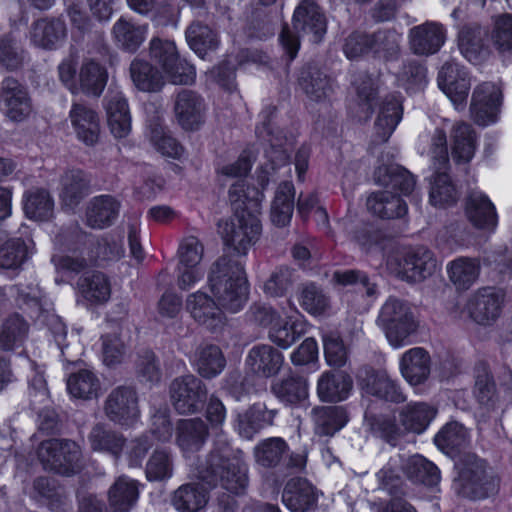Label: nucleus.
Here are the masks:
<instances>
[{
	"label": "nucleus",
	"instance_id": "obj_1",
	"mask_svg": "<svg viewBox=\"0 0 512 512\" xmlns=\"http://www.w3.org/2000/svg\"><path fill=\"white\" fill-rule=\"evenodd\" d=\"M275 112L276 108L272 105L264 107L259 114V123L256 126L257 136L268 141L270 145L265 152L268 163L257 174V181L262 190L249 189L246 195L247 201L237 206L232 205L235 210L234 215L219 224V233L224 245L238 257L246 256L249 249L259 240L262 232L259 215L264 200L263 190L269 184L275 170L288 164L289 155L282 148L286 139L282 136V132H275L271 127Z\"/></svg>",
	"mask_w": 512,
	"mask_h": 512
},
{
	"label": "nucleus",
	"instance_id": "obj_2",
	"mask_svg": "<svg viewBox=\"0 0 512 512\" xmlns=\"http://www.w3.org/2000/svg\"><path fill=\"white\" fill-rule=\"evenodd\" d=\"M375 181L386 188L374 192L366 201L367 209L383 219L399 218L407 213L406 203L389 188L399 190L403 195H409L415 188L413 175L397 164L381 165L374 172Z\"/></svg>",
	"mask_w": 512,
	"mask_h": 512
},
{
	"label": "nucleus",
	"instance_id": "obj_3",
	"mask_svg": "<svg viewBox=\"0 0 512 512\" xmlns=\"http://www.w3.org/2000/svg\"><path fill=\"white\" fill-rule=\"evenodd\" d=\"M196 476L209 485L220 483L230 493L243 492L248 484V468L240 450L228 443L215 445L205 463L196 468Z\"/></svg>",
	"mask_w": 512,
	"mask_h": 512
},
{
	"label": "nucleus",
	"instance_id": "obj_4",
	"mask_svg": "<svg viewBox=\"0 0 512 512\" xmlns=\"http://www.w3.org/2000/svg\"><path fill=\"white\" fill-rule=\"evenodd\" d=\"M208 283L222 310L235 313L244 307L248 282L240 260L229 255L220 257L211 267Z\"/></svg>",
	"mask_w": 512,
	"mask_h": 512
},
{
	"label": "nucleus",
	"instance_id": "obj_5",
	"mask_svg": "<svg viewBox=\"0 0 512 512\" xmlns=\"http://www.w3.org/2000/svg\"><path fill=\"white\" fill-rule=\"evenodd\" d=\"M377 322L388 343L395 349L408 345L418 328L411 307L394 297L388 298L382 305Z\"/></svg>",
	"mask_w": 512,
	"mask_h": 512
},
{
	"label": "nucleus",
	"instance_id": "obj_6",
	"mask_svg": "<svg viewBox=\"0 0 512 512\" xmlns=\"http://www.w3.org/2000/svg\"><path fill=\"white\" fill-rule=\"evenodd\" d=\"M124 252L120 237L106 236L89 247L74 250L72 255L54 257L53 261L57 270L79 273L100 262L119 260Z\"/></svg>",
	"mask_w": 512,
	"mask_h": 512
},
{
	"label": "nucleus",
	"instance_id": "obj_7",
	"mask_svg": "<svg viewBox=\"0 0 512 512\" xmlns=\"http://www.w3.org/2000/svg\"><path fill=\"white\" fill-rule=\"evenodd\" d=\"M431 157L437 172L430 178L429 201L433 206L444 207L456 202L458 194L445 169L448 164L447 137L437 129L432 137Z\"/></svg>",
	"mask_w": 512,
	"mask_h": 512
},
{
	"label": "nucleus",
	"instance_id": "obj_8",
	"mask_svg": "<svg viewBox=\"0 0 512 512\" xmlns=\"http://www.w3.org/2000/svg\"><path fill=\"white\" fill-rule=\"evenodd\" d=\"M458 477L454 481L455 491L463 497L482 499L495 489V483L486 476L485 462L475 454H467L457 462Z\"/></svg>",
	"mask_w": 512,
	"mask_h": 512
},
{
	"label": "nucleus",
	"instance_id": "obj_9",
	"mask_svg": "<svg viewBox=\"0 0 512 512\" xmlns=\"http://www.w3.org/2000/svg\"><path fill=\"white\" fill-rule=\"evenodd\" d=\"M150 57L172 84L188 85L194 82L195 67L180 58L173 41L153 38L150 41Z\"/></svg>",
	"mask_w": 512,
	"mask_h": 512
},
{
	"label": "nucleus",
	"instance_id": "obj_10",
	"mask_svg": "<svg viewBox=\"0 0 512 512\" xmlns=\"http://www.w3.org/2000/svg\"><path fill=\"white\" fill-rule=\"evenodd\" d=\"M386 264L391 273L412 283L425 280L437 269V261L433 253L422 246L405 253L390 255Z\"/></svg>",
	"mask_w": 512,
	"mask_h": 512
},
{
	"label": "nucleus",
	"instance_id": "obj_11",
	"mask_svg": "<svg viewBox=\"0 0 512 512\" xmlns=\"http://www.w3.org/2000/svg\"><path fill=\"white\" fill-rule=\"evenodd\" d=\"M38 458L46 470L66 476L81 468V449L70 440L43 441L38 448Z\"/></svg>",
	"mask_w": 512,
	"mask_h": 512
},
{
	"label": "nucleus",
	"instance_id": "obj_12",
	"mask_svg": "<svg viewBox=\"0 0 512 512\" xmlns=\"http://www.w3.org/2000/svg\"><path fill=\"white\" fill-rule=\"evenodd\" d=\"M170 398L179 414H193L200 411L207 398L203 381L192 374L174 379L170 384Z\"/></svg>",
	"mask_w": 512,
	"mask_h": 512
},
{
	"label": "nucleus",
	"instance_id": "obj_13",
	"mask_svg": "<svg viewBox=\"0 0 512 512\" xmlns=\"http://www.w3.org/2000/svg\"><path fill=\"white\" fill-rule=\"evenodd\" d=\"M204 254L202 243L194 236L184 238L178 248L177 285L181 290H189L203 277L201 267Z\"/></svg>",
	"mask_w": 512,
	"mask_h": 512
},
{
	"label": "nucleus",
	"instance_id": "obj_14",
	"mask_svg": "<svg viewBox=\"0 0 512 512\" xmlns=\"http://www.w3.org/2000/svg\"><path fill=\"white\" fill-rule=\"evenodd\" d=\"M504 303L502 291L485 287L473 293L466 305L465 312L477 324L489 326L501 315Z\"/></svg>",
	"mask_w": 512,
	"mask_h": 512
},
{
	"label": "nucleus",
	"instance_id": "obj_15",
	"mask_svg": "<svg viewBox=\"0 0 512 512\" xmlns=\"http://www.w3.org/2000/svg\"><path fill=\"white\" fill-rule=\"evenodd\" d=\"M104 412L116 424L134 425L140 417L136 391L130 386L114 388L105 400Z\"/></svg>",
	"mask_w": 512,
	"mask_h": 512
},
{
	"label": "nucleus",
	"instance_id": "obj_16",
	"mask_svg": "<svg viewBox=\"0 0 512 512\" xmlns=\"http://www.w3.org/2000/svg\"><path fill=\"white\" fill-rule=\"evenodd\" d=\"M501 100L502 92L494 83L486 82L479 85L473 93L470 106L473 120L481 126L495 123Z\"/></svg>",
	"mask_w": 512,
	"mask_h": 512
},
{
	"label": "nucleus",
	"instance_id": "obj_17",
	"mask_svg": "<svg viewBox=\"0 0 512 512\" xmlns=\"http://www.w3.org/2000/svg\"><path fill=\"white\" fill-rule=\"evenodd\" d=\"M252 168V155L248 151L240 154L238 159L232 163L221 166L218 173L223 184L230 180H235L228 191L231 205H239L247 201L246 195L249 189H257L256 187H247L245 189L244 178L248 175Z\"/></svg>",
	"mask_w": 512,
	"mask_h": 512
},
{
	"label": "nucleus",
	"instance_id": "obj_18",
	"mask_svg": "<svg viewBox=\"0 0 512 512\" xmlns=\"http://www.w3.org/2000/svg\"><path fill=\"white\" fill-rule=\"evenodd\" d=\"M174 114L177 123L186 131H195L205 122L206 105L196 92L183 89L175 98Z\"/></svg>",
	"mask_w": 512,
	"mask_h": 512
},
{
	"label": "nucleus",
	"instance_id": "obj_19",
	"mask_svg": "<svg viewBox=\"0 0 512 512\" xmlns=\"http://www.w3.org/2000/svg\"><path fill=\"white\" fill-rule=\"evenodd\" d=\"M398 35L390 31H378L373 35L351 33L344 42L343 52L348 59L358 58L370 50H392L397 45Z\"/></svg>",
	"mask_w": 512,
	"mask_h": 512
},
{
	"label": "nucleus",
	"instance_id": "obj_20",
	"mask_svg": "<svg viewBox=\"0 0 512 512\" xmlns=\"http://www.w3.org/2000/svg\"><path fill=\"white\" fill-rule=\"evenodd\" d=\"M293 29L307 36L312 43H319L326 34V19L319 7L312 1L301 2L293 14Z\"/></svg>",
	"mask_w": 512,
	"mask_h": 512
},
{
	"label": "nucleus",
	"instance_id": "obj_21",
	"mask_svg": "<svg viewBox=\"0 0 512 512\" xmlns=\"http://www.w3.org/2000/svg\"><path fill=\"white\" fill-rule=\"evenodd\" d=\"M308 322L295 307L283 310L281 320L269 328L268 338L282 349L290 348L298 339L306 334Z\"/></svg>",
	"mask_w": 512,
	"mask_h": 512
},
{
	"label": "nucleus",
	"instance_id": "obj_22",
	"mask_svg": "<svg viewBox=\"0 0 512 512\" xmlns=\"http://www.w3.org/2000/svg\"><path fill=\"white\" fill-rule=\"evenodd\" d=\"M185 307L196 322L210 330H217L225 324V316L218 302L201 290L187 296Z\"/></svg>",
	"mask_w": 512,
	"mask_h": 512
},
{
	"label": "nucleus",
	"instance_id": "obj_23",
	"mask_svg": "<svg viewBox=\"0 0 512 512\" xmlns=\"http://www.w3.org/2000/svg\"><path fill=\"white\" fill-rule=\"evenodd\" d=\"M7 117L16 122L23 121L32 112L30 97L26 89L14 78L7 77L1 86Z\"/></svg>",
	"mask_w": 512,
	"mask_h": 512
},
{
	"label": "nucleus",
	"instance_id": "obj_24",
	"mask_svg": "<svg viewBox=\"0 0 512 512\" xmlns=\"http://www.w3.org/2000/svg\"><path fill=\"white\" fill-rule=\"evenodd\" d=\"M283 360L282 353L271 345L257 344L249 350L245 365L251 373L269 378L280 371Z\"/></svg>",
	"mask_w": 512,
	"mask_h": 512
},
{
	"label": "nucleus",
	"instance_id": "obj_25",
	"mask_svg": "<svg viewBox=\"0 0 512 512\" xmlns=\"http://www.w3.org/2000/svg\"><path fill=\"white\" fill-rule=\"evenodd\" d=\"M446 39L443 26L426 22L413 27L409 33L410 48L417 55H432L440 50Z\"/></svg>",
	"mask_w": 512,
	"mask_h": 512
},
{
	"label": "nucleus",
	"instance_id": "obj_26",
	"mask_svg": "<svg viewBox=\"0 0 512 512\" xmlns=\"http://www.w3.org/2000/svg\"><path fill=\"white\" fill-rule=\"evenodd\" d=\"M108 127L117 139L129 136L132 130L131 115L126 99L119 91H109L105 97Z\"/></svg>",
	"mask_w": 512,
	"mask_h": 512
},
{
	"label": "nucleus",
	"instance_id": "obj_27",
	"mask_svg": "<svg viewBox=\"0 0 512 512\" xmlns=\"http://www.w3.org/2000/svg\"><path fill=\"white\" fill-rule=\"evenodd\" d=\"M69 117L79 141L86 146H94L98 143L100 122L95 111L84 104L73 103Z\"/></svg>",
	"mask_w": 512,
	"mask_h": 512
},
{
	"label": "nucleus",
	"instance_id": "obj_28",
	"mask_svg": "<svg viewBox=\"0 0 512 512\" xmlns=\"http://www.w3.org/2000/svg\"><path fill=\"white\" fill-rule=\"evenodd\" d=\"M208 437V428L200 418L180 420L176 427V443L185 457L198 452Z\"/></svg>",
	"mask_w": 512,
	"mask_h": 512
},
{
	"label": "nucleus",
	"instance_id": "obj_29",
	"mask_svg": "<svg viewBox=\"0 0 512 512\" xmlns=\"http://www.w3.org/2000/svg\"><path fill=\"white\" fill-rule=\"evenodd\" d=\"M431 359L422 347H414L405 351L400 359L399 367L403 378L411 385H419L427 380L430 374Z\"/></svg>",
	"mask_w": 512,
	"mask_h": 512
},
{
	"label": "nucleus",
	"instance_id": "obj_30",
	"mask_svg": "<svg viewBox=\"0 0 512 512\" xmlns=\"http://www.w3.org/2000/svg\"><path fill=\"white\" fill-rule=\"evenodd\" d=\"M67 35L65 23L60 18H42L31 28V42L44 49H55Z\"/></svg>",
	"mask_w": 512,
	"mask_h": 512
},
{
	"label": "nucleus",
	"instance_id": "obj_31",
	"mask_svg": "<svg viewBox=\"0 0 512 512\" xmlns=\"http://www.w3.org/2000/svg\"><path fill=\"white\" fill-rule=\"evenodd\" d=\"M353 386L345 372H324L317 382V394L323 402H340L348 398Z\"/></svg>",
	"mask_w": 512,
	"mask_h": 512
},
{
	"label": "nucleus",
	"instance_id": "obj_32",
	"mask_svg": "<svg viewBox=\"0 0 512 512\" xmlns=\"http://www.w3.org/2000/svg\"><path fill=\"white\" fill-rule=\"evenodd\" d=\"M437 415V409L426 402H411L405 405L399 413V421L403 430L422 434Z\"/></svg>",
	"mask_w": 512,
	"mask_h": 512
},
{
	"label": "nucleus",
	"instance_id": "obj_33",
	"mask_svg": "<svg viewBox=\"0 0 512 512\" xmlns=\"http://www.w3.org/2000/svg\"><path fill=\"white\" fill-rule=\"evenodd\" d=\"M160 115L148 120L146 136L150 144L163 156L180 159L184 154L182 145L164 127Z\"/></svg>",
	"mask_w": 512,
	"mask_h": 512
},
{
	"label": "nucleus",
	"instance_id": "obj_34",
	"mask_svg": "<svg viewBox=\"0 0 512 512\" xmlns=\"http://www.w3.org/2000/svg\"><path fill=\"white\" fill-rule=\"evenodd\" d=\"M466 213L470 222L480 229H494L497 214L493 203L480 191H472L466 202Z\"/></svg>",
	"mask_w": 512,
	"mask_h": 512
},
{
	"label": "nucleus",
	"instance_id": "obj_35",
	"mask_svg": "<svg viewBox=\"0 0 512 512\" xmlns=\"http://www.w3.org/2000/svg\"><path fill=\"white\" fill-rule=\"evenodd\" d=\"M402 119V104L400 96L391 94L382 99L375 122V131L380 141L389 139Z\"/></svg>",
	"mask_w": 512,
	"mask_h": 512
},
{
	"label": "nucleus",
	"instance_id": "obj_36",
	"mask_svg": "<svg viewBox=\"0 0 512 512\" xmlns=\"http://www.w3.org/2000/svg\"><path fill=\"white\" fill-rule=\"evenodd\" d=\"M282 500L291 512H307L315 505L317 496L313 486L307 481L292 479L284 489Z\"/></svg>",
	"mask_w": 512,
	"mask_h": 512
},
{
	"label": "nucleus",
	"instance_id": "obj_37",
	"mask_svg": "<svg viewBox=\"0 0 512 512\" xmlns=\"http://www.w3.org/2000/svg\"><path fill=\"white\" fill-rule=\"evenodd\" d=\"M120 203L113 196L100 195L94 197L87 206V224L92 228H105L110 226L117 218Z\"/></svg>",
	"mask_w": 512,
	"mask_h": 512
},
{
	"label": "nucleus",
	"instance_id": "obj_38",
	"mask_svg": "<svg viewBox=\"0 0 512 512\" xmlns=\"http://www.w3.org/2000/svg\"><path fill=\"white\" fill-rule=\"evenodd\" d=\"M312 420L316 435L331 437L347 424L348 416L341 406L316 407L312 410Z\"/></svg>",
	"mask_w": 512,
	"mask_h": 512
},
{
	"label": "nucleus",
	"instance_id": "obj_39",
	"mask_svg": "<svg viewBox=\"0 0 512 512\" xmlns=\"http://www.w3.org/2000/svg\"><path fill=\"white\" fill-rule=\"evenodd\" d=\"M273 395L286 406L302 405L308 398V383L298 376H287L273 382Z\"/></svg>",
	"mask_w": 512,
	"mask_h": 512
},
{
	"label": "nucleus",
	"instance_id": "obj_40",
	"mask_svg": "<svg viewBox=\"0 0 512 512\" xmlns=\"http://www.w3.org/2000/svg\"><path fill=\"white\" fill-rule=\"evenodd\" d=\"M209 500L207 489L199 483H187L174 491L172 505L178 512H200Z\"/></svg>",
	"mask_w": 512,
	"mask_h": 512
},
{
	"label": "nucleus",
	"instance_id": "obj_41",
	"mask_svg": "<svg viewBox=\"0 0 512 512\" xmlns=\"http://www.w3.org/2000/svg\"><path fill=\"white\" fill-rule=\"evenodd\" d=\"M148 25H140L125 17L119 18L113 25L112 35L116 44L123 50L134 52L145 41Z\"/></svg>",
	"mask_w": 512,
	"mask_h": 512
},
{
	"label": "nucleus",
	"instance_id": "obj_42",
	"mask_svg": "<svg viewBox=\"0 0 512 512\" xmlns=\"http://www.w3.org/2000/svg\"><path fill=\"white\" fill-rule=\"evenodd\" d=\"M435 445L449 456H454L470 443L469 431L459 422L444 425L434 437Z\"/></svg>",
	"mask_w": 512,
	"mask_h": 512
},
{
	"label": "nucleus",
	"instance_id": "obj_43",
	"mask_svg": "<svg viewBox=\"0 0 512 512\" xmlns=\"http://www.w3.org/2000/svg\"><path fill=\"white\" fill-rule=\"evenodd\" d=\"M138 497L137 482L126 476L118 477L108 491L109 505L113 512H128Z\"/></svg>",
	"mask_w": 512,
	"mask_h": 512
},
{
	"label": "nucleus",
	"instance_id": "obj_44",
	"mask_svg": "<svg viewBox=\"0 0 512 512\" xmlns=\"http://www.w3.org/2000/svg\"><path fill=\"white\" fill-rule=\"evenodd\" d=\"M81 295L92 304H103L111 296V283L102 272L94 271L82 275L77 282Z\"/></svg>",
	"mask_w": 512,
	"mask_h": 512
},
{
	"label": "nucleus",
	"instance_id": "obj_45",
	"mask_svg": "<svg viewBox=\"0 0 512 512\" xmlns=\"http://www.w3.org/2000/svg\"><path fill=\"white\" fill-rule=\"evenodd\" d=\"M193 365L203 378L218 376L226 366L225 357L216 345H201L194 354Z\"/></svg>",
	"mask_w": 512,
	"mask_h": 512
},
{
	"label": "nucleus",
	"instance_id": "obj_46",
	"mask_svg": "<svg viewBox=\"0 0 512 512\" xmlns=\"http://www.w3.org/2000/svg\"><path fill=\"white\" fill-rule=\"evenodd\" d=\"M457 70L455 65L446 64L442 67L438 83L443 92L451 100L456 109H461L466 101L470 89V83L462 73L458 80L452 74Z\"/></svg>",
	"mask_w": 512,
	"mask_h": 512
},
{
	"label": "nucleus",
	"instance_id": "obj_47",
	"mask_svg": "<svg viewBox=\"0 0 512 512\" xmlns=\"http://www.w3.org/2000/svg\"><path fill=\"white\" fill-rule=\"evenodd\" d=\"M106 69L93 59H84L78 74L79 89L85 94L100 96L107 84Z\"/></svg>",
	"mask_w": 512,
	"mask_h": 512
},
{
	"label": "nucleus",
	"instance_id": "obj_48",
	"mask_svg": "<svg viewBox=\"0 0 512 512\" xmlns=\"http://www.w3.org/2000/svg\"><path fill=\"white\" fill-rule=\"evenodd\" d=\"M92 451L118 457L124 446L123 437L104 424H96L87 436Z\"/></svg>",
	"mask_w": 512,
	"mask_h": 512
},
{
	"label": "nucleus",
	"instance_id": "obj_49",
	"mask_svg": "<svg viewBox=\"0 0 512 512\" xmlns=\"http://www.w3.org/2000/svg\"><path fill=\"white\" fill-rule=\"evenodd\" d=\"M299 85L314 101H321L332 93L331 80L324 75L316 66L304 67L299 76Z\"/></svg>",
	"mask_w": 512,
	"mask_h": 512
},
{
	"label": "nucleus",
	"instance_id": "obj_50",
	"mask_svg": "<svg viewBox=\"0 0 512 512\" xmlns=\"http://www.w3.org/2000/svg\"><path fill=\"white\" fill-rule=\"evenodd\" d=\"M294 210V186L290 181L282 182L275 192L271 204V221L280 227L290 223Z\"/></svg>",
	"mask_w": 512,
	"mask_h": 512
},
{
	"label": "nucleus",
	"instance_id": "obj_51",
	"mask_svg": "<svg viewBox=\"0 0 512 512\" xmlns=\"http://www.w3.org/2000/svg\"><path fill=\"white\" fill-rule=\"evenodd\" d=\"M447 273L457 289L467 290L479 277L480 263L477 259L459 257L448 263Z\"/></svg>",
	"mask_w": 512,
	"mask_h": 512
},
{
	"label": "nucleus",
	"instance_id": "obj_52",
	"mask_svg": "<svg viewBox=\"0 0 512 512\" xmlns=\"http://www.w3.org/2000/svg\"><path fill=\"white\" fill-rule=\"evenodd\" d=\"M289 452L286 441L280 437H271L260 441L254 448L257 464L265 468L279 466Z\"/></svg>",
	"mask_w": 512,
	"mask_h": 512
},
{
	"label": "nucleus",
	"instance_id": "obj_53",
	"mask_svg": "<svg viewBox=\"0 0 512 512\" xmlns=\"http://www.w3.org/2000/svg\"><path fill=\"white\" fill-rule=\"evenodd\" d=\"M89 180L85 173L79 169L65 172L61 179L60 198L67 207H74L86 195Z\"/></svg>",
	"mask_w": 512,
	"mask_h": 512
},
{
	"label": "nucleus",
	"instance_id": "obj_54",
	"mask_svg": "<svg viewBox=\"0 0 512 512\" xmlns=\"http://www.w3.org/2000/svg\"><path fill=\"white\" fill-rule=\"evenodd\" d=\"M486 32L480 26H466L461 29L458 45L462 55L472 63H478L486 54L484 37Z\"/></svg>",
	"mask_w": 512,
	"mask_h": 512
},
{
	"label": "nucleus",
	"instance_id": "obj_55",
	"mask_svg": "<svg viewBox=\"0 0 512 512\" xmlns=\"http://www.w3.org/2000/svg\"><path fill=\"white\" fill-rule=\"evenodd\" d=\"M130 74L135 86L144 92L159 91L165 84V76L148 62L135 59L130 65Z\"/></svg>",
	"mask_w": 512,
	"mask_h": 512
},
{
	"label": "nucleus",
	"instance_id": "obj_56",
	"mask_svg": "<svg viewBox=\"0 0 512 512\" xmlns=\"http://www.w3.org/2000/svg\"><path fill=\"white\" fill-rule=\"evenodd\" d=\"M452 157L458 163L469 162L476 150V135L466 123H457L452 131Z\"/></svg>",
	"mask_w": 512,
	"mask_h": 512
},
{
	"label": "nucleus",
	"instance_id": "obj_57",
	"mask_svg": "<svg viewBox=\"0 0 512 512\" xmlns=\"http://www.w3.org/2000/svg\"><path fill=\"white\" fill-rule=\"evenodd\" d=\"M405 475L413 482L435 485L440 479L438 468L421 455H413L402 464Z\"/></svg>",
	"mask_w": 512,
	"mask_h": 512
},
{
	"label": "nucleus",
	"instance_id": "obj_58",
	"mask_svg": "<svg viewBox=\"0 0 512 512\" xmlns=\"http://www.w3.org/2000/svg\"><path fill=\"white\" fill-rule=\"evenodd\" d=\"M67 389L73 397L89 400L98 397L100 381L94 372L83 369L68 378Z\"/></svg>",
	"mask_w": 512,
	"mask_h": 512
},
{
	"label": "nucleus",
	"instance_id": "obj_59",
	"mask_svg": "<svg viewBox=\"0 0 512 512\" xmlns=\"http://www.w3.org/2000/svg\"><path fill=\"white\" fill-rule=\"evenodd\" d=\"M186 40L190 48L200 57L218 45L217 35L206 25L200 22L192 23L186 30Z\"/></svg>",
	"mask_w": 512,
	"mask_h": 512
},
{
	"label": "nucleus",
	"instance_id": "obj_60",
	"mask_svg": "<svg viewBox=\"0 0 512 512\" xmlns=\"http://www.w3.org/2000/svg\"><path fill=\"white\" fill-rule=\"evenodd\" d=\"M298 301L307 313L314 316L323 315L330 309L329 297L313 283L302 286Z\"/></svg>",
	"mask_w": 512,
	"mask_h": 512
},
{
	"label": "nucleus",
	"instance_id": "obj_61",
	"mask_svg": "<svg viewBox=\"0 0 512 512\" xmlns=\"http://www.w3.org/2000/svg\"><path fill=\"white\" fill-rule=\"evenodd\" d=\"M366 392L390 402H402L405 397L398 384L386 373L372 375L366 385Z\"/></svg>",
	"mask_w": 512,
	"mask_h": 512
},
{
	"label": "nucleus",
	"instance_id": "obj_62",
	"mask_svg": "<svg viewBox=\"0 0 512 512\" xmlns=\"http://www.w3.org/2000/svg\"><path fill=\"white\" fill-rule=\"evenodd\" d=\"M474 395L479 404L487 410H494L499 407L500 398L492 376L486 368L479 370L476 375Z\"/></svg>",
	"mask_w": 512,
	"mask_h": 512
},
{
	"label": "nucleus",
	"instance_id": "obj_63",
	"mask_svg": "<svg viewBox=\"0 0 512 512\" xmlns=\"http://www.w3.org/2000/svg\"><path fill=\"white\" fill-rule=\"evenodd\" d=\"M53 207V200L46 190L37 189L27 193L25 197L24 211L31 219H48L53 213Z\"/></svg>",
	"mask_w": 512,
	"mask_h": 512
},
{
	"label": "nucleus",
	"instance_id": "obj_64",
	"mask_svg": "<svg viewBox=\"0 0 512 512\" xmlns=\"http://www.w3.org/2000/svg\"><path fill=\"white\" fill-rule=\"evenodd\" d=\"M27 329L26 322L19 315L7 318L0 329V348L8 351L20 346Z\"/></svg>",
	"mask_w": 512,
	"mask_h": 512
}]
</instances>
